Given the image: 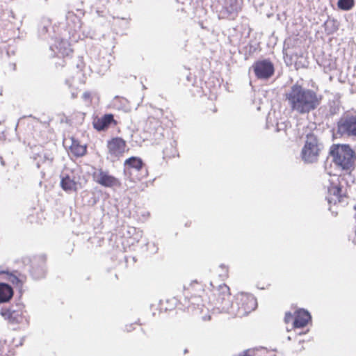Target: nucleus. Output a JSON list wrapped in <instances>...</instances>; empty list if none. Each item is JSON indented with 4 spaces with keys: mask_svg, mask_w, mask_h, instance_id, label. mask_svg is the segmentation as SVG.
<instances>
[{
    "mask_svg": "<svg viewBox=\"0 0 356 356\" xmlns=\"http://www.w3.org/2000/svg\"><path fill=\"white\" fill-rule=\"evenodd\" d=\"M336 134L342 138L356 137V113H345L337 122Z\"/></svg>",
    "mask_w": 356,
    "mask_h": 356,
    "instance_id": "20e7f679",
    "label": "nucleus"
},
{
    "mask_svg": "<svg viewBox=\"0 0 356 356\" xmlns=\"http://www.w3.org/2000/svg\"><path fill=\"white\" fill-rule=\"evenodd\" d=\"M294 321L293 316L291 312H286L284 317V321L288 323L292 321Z\"/></svg>",
    "mask_w": 356,
    "mask_h": 356,
    "instance_id": "5701e85b",
    "label": "nucleus"
},
{
    "mask_svg": "<svg viewBox=\"0 0 356 356\" xmlns=\"http://www.w3.org/2000/svg\"><path fill=\"white\" fill-rule=\"evenodd\" d=\"M108 153L114 157H120L125 152L126 142L121 138H114L107 143Z\"/></svg>",
    "mask_w": 356,
    "mask_h": 356,
    "instance_id": "9d476101",
    "label": "nucleus"
},
{
    "mask_svg": "<svg viewBox=\"0 0 356 356\" xmlns=\"http://www.w3.org/2000/svg\"><path fill=\"white\" fill-rule=\"evenodd\" d=\"M93 177L96 182L106 187H112L120 185V182L118 179L110 175L107 172L103 171L102 169L95 172Z\"/></svg>",
    "mask_w": 356,
    "mask_h": 356,
    "instance_id": "1a4fd4ad",
    "label": "nucleus"
},
{
    "mask_svg": "<svg viewBox=\"0 0 356 356\" xmlns=\"http://www.w3.org/2000/svg\"><path fill=\"white\" fill-rule=\"evenodd\" d=\"M3 318L11 323H19L22 320V310L16 312L7 311L5 312V317Z\"/></svg>",
    "mask_w": 356,
    "mask_h": 356,
    "instance_id": "a211bd4d",
    "label": "nucleus"
},
{
    "mask_svg": "<svg viewBox=\"0 0 356 356\" xmlns=\"http://www.w3.org/2000/svg\"><path fill=\"white\" fill-rule=\"evenodd\" d=\"M23 305L22 304H17L15 306L12 305L10 307H5L1 309V314L3 317H5V312L7 311H13L14 312H16L19 310H22Z\"/></svg>",
    "mask_w": 356,
    "mask_h": 356,
    "instance_id": "4be33fe9",
    "label": "nucleus"
},
{
    "mask_svg": "<svg viewBox=\"0 0 356 356\" xmlns=\"http://www.w3.org/2000/svg\"><path fill=\"white\" fill-rule=\"evenodd\" d=\"M287 124L285 122H280L277 124V131H280L282 130H285L286 129Z\"/></svg>",
    "mask_w": 356,
    "mask_h": 356,
    "instance_id": "393cba45",
    "label": "nucleus"
},
{
    "mask_svg": "<svg viewBox=\"0 0 356 356\" xmlns=\"http://www.w3.org/2000/svg\"><path fill=\"white\" fill-rule=\"evenodd\" d=\"M323 149V145L316 136L313 134H307L301 152L302 160L310 163L316 162Z\"/></svg>",
    "mask_w": 356,
    "mask_h": 356,
    "instance_id": "7ed1b4c3",
    "label": "nucleus"
},
{
    "mask_svg": "<svg viewBox=\"0 0 356 356\" xmlns=\"http://www.w3.org/2000/svg\"><path fill=\"white\" fill-rule=\"evenodd\" d=\"M65 83H66V84H67L70 87L71 86V83H70L69 80H66Z\"/></svg>",
    "mask_w": 356,
    "mask_h": 356,
    "instance_id": "c756f323",
    "label": "nucleus"
},
{
    "mask_svg": "<svg viewBox=\"0 0 356 356\" xmlns=\"http://www.w3.org/2000/svg\"><path fill=\"white\" fill-rule=\"evenodd\" d=\"M30 273L33 278L35 280H40L45 277V257L44 256H40L34 258L31 261Z\"/></svg>",
    "mask_w": 356,
    "mask_h": 356,
    "instance_id": "0eeeda50",
    "label": "nucleus"
},
{
    "mask_svg": "<svg viewBox=\"0 0 356 356\" xmlns=\"http://www.w3.org/2000/svg\"><path fill=\"white\" fill-rule=\"evenodd\" d=\"M70 149L72 154L76 156H82L86 152V147L85 145H79L76 141L73 140L70 146Z\"/></svg>",
    "mask_w": 356,
    "mask_h": 356,
    "instance_id": "6ab92c4d",
    "label": "nucleus"
},
{
    "mask_svg": "<svg viewBox=\"0 0 356 356\" xmlns=\"http://www.w3.org/2000/svg\"><path fill=\"white\" fill-rule=\"evenodd\" d=\"M72 98H75L76 97V95L74 92H72Z\"/></svg>",
    "mask_w": 356,
    "mask_h": 356,
    "instance_id": "7c9ffc66",
    "label": "nucleus"
},
{
    "mask_svg": "<svg viewBox=\"0 0 356 356\" xmlns=\"http://www.w3.org/2000/svg\"><path fill=\"white\" fill-rule=\"evenodd\" d=\"M50 49L54 51L57 56L63 57L68 56L72 51L68 42L64 40L56 42L54 46L50 47Z\"/></svg>",
    "mask_w": 356,
    "mask_h": 356,
    "instance_id": "f8f14e48",
    "label": "nucleus"
},
{
    "mask_svg": "<svg viewBox=\"0 0 356 356\" xmlns=\"http://www.w3.org/2000/svg\"><path fill=\"white\" fill-rule=\"evenodd\" d=\"M13 289L6 283H0V302H7L13 296Z\"/></svg>",
    "mask_w": 356,
    "mask_h": 356,
    "instance_id": "dca6fc26",
    "label": "nucleus"
},
{
    "mask_svg": "<svg viewBox=\"0 0 356 356\" xmlns=\"http://www.w3.org/2000/svg\"><path fill=\"white\" fill-rule=\"evenodd\" d=\"M323 97L314 90L295 83L285 93V100L292 113L300 115L309 114L321 104Z\"/></svg>",
    "mask_w": 356,
    "mask_h": 356,
    "instance_id": "f257e3e1",
    "label": "nucleus"
},
{
    "mask_svg": "<svg viewBox=\"0 0 356 356\" xmlns=\"http://www.w3.org/2000/svg\"><path fill=\"white\" fill-rule=\"evenodd\" d=\"M252 69L257 78L264 80L270 78L275 72L273 63L267 59L255 62L252 65Z\"/></svg>",
    "mask_w": 356,
    "mask_h": 356,
    "instance_id": "423d86ee",
    "label": "nucleus"
},
{
    "mask_svg": "<svg viewBox=\"0 0 356 356\" xmlns=\"http://www.w3.org/2000/svg\"><path fill=\"white\" fill-rule=\"evenodd\" d=\"M116 124L113 114H105L102 118L95 120L93 122V127L97 131H104L106 129L111 123Z\"/></svg>",
    "mask_w": 356,
    "mask_h": 356,
    "instance_id": "9b49d317",
    "label": "nucleus"
},
{
    "mask_svg": "<svg viewBox=\"0 0 356 356\" xmlns=\"http://www.w3.org/2000/svg\"><path fill=\"white\" fill-rule=\"evenodd\" d=\"M124 172H127L129 169L139 171L143 168V162L141 159L136 156L129 158L124 161Z\"/></svg>",
    "mask_w": 356,
    "mask_h": 356,
    "instance_id": "f3484780",
    "label": "nucleus"
},
{
    "mask_svg": "<svg viewBox=\"0 0 356 356\" xmlns=\"http://www.w3.org/2000/svg\"><path fill=\"white\" fill-rule=\"evenodd\" d=\"M354 5V0H338L337 1V6L341 10H350L353 8Z\"/></svg>",
    "mask_w": 356,
    "mask_h": 356,
    "instance_id": "aec40b11",
    "label": "nucleus"
},
{
    "mask_svg": "<svg viewBox=\"0 0 356 356\" xmlns=\"http://www.w3.org/2000/svg\"><path fill=\"white\" fill-rule=\"evenodd\" d=\"M82 67H83V63L81 61H80V63L76 64V67L78 69H79L80 70H82Z\"/></svg>",
    "mask_w": 356,
    "mask_h": 356,
    "instance_id": "c85d7f7f",
    "label": "nucleus"
},
{
    "mask_svg": "<svg viewBox=\"0 0 356 356\" xmlns=\"http://www.w3.org/2000/svg\"><path fill=\"white\" fill-rule=\"evenodd\" d=\"M242 0H225L221 14L234 19L241 10Z\"/></svg>",
    "mask_w": 356,
    "mask_h": 356,
    "instance_id": "6e6552de",
    "label": "nucleus"
},
{
    "mask_svg": "<svg viewBox=\"0 0 356 356\" xmlns=\"http://www.w3.org/2000/svg\"><path fill=\"white\" fill-rule=\"evenodd\" d=\"M10 280L13 283V284H18L20 282V280L19 279L15 276V275H12L10 277Z\"/></svg>",
    "mask_w": 356,
    "mask_h": 356,
    "instance_id": "a878e982",
    "label": "nucleus"
},
{
    "mask_svg": "<svg viewBox=\"0 0 356 356\" xmlns=\"http://www.w3.org/2000/svg\"><path fill=\"white\" fill-rule=\"evenodd\" d=\"M311 319L310 314L305 309H299L296 313L294 317L293 326L296 328L305 327Z\"/></svg>",
    "mask_w": 356,
    "mask_h": 356,
    "instance_id": "ddd939ff",
    "label": "nucleus"
},
{
    "mask_svg": "<svg viewBox=\"0 0 356 356\" xmlns=\"http://www.w3.org/2000/svg\"><path fill=\"white\" fill-rule=\"evenodd\" d=\"M241 307L243 310L242 314H248L254 310L257 306V300L252 296H245L241 299Z\"/></svg>",
    "mask_w": 356,
    "mask_h": 356,
    "instance_id": "4468645a",
    "label": "nucleus"
},
{
    "mask_svg": "<svg viewBox=\"0 0 356 356\" xmlns=\"http://www.w3.org/2000/svg\"><path fill=\"white\" fill-rule=\"evenodd\" d=\"M328 203L330 204L332 202V200L330 198H327Z\"/></svg>",
    "mask_w": 356,
    "mask_h": 356,
    "instance_id": "2f4dec72",
    "label": "nucleus"
},
{
    "mask_svg": "<svg viewBox=\"0 0 356 356\" xmlns=\"http://www.w3.org/2000/svg\"><path fill=\"white\" fill-rule=\"evenodd\" d=\"M216 304L220 312H229V309L232 307L231 295L229 288L225 284H220L218 286Z\"/></svg>",
    "mask_w": 356,
    "mask_h": 356,
    "instance_id": "39448f33",
    "label": "nucleus"
},
{
    "mask_svg": "<svg viewBox=\"0 0 356 356\" xmlns=\"http://www.w3.org/2000/svg\"><path fill=\"white\" fill-rule=\"evenodd\" d=\"M330 155L335 165L343 170L350 172L356 165V154L349 145H332L330 149Z\"/></svg>",
    "mask_w": 356,
    "mask_h": 356,
    "instance_id": "f03ea898",
    "label": "nucleus"
},
{
    "mask_svg": "<svg viewBox=\"0 0 356 356\" xmlns=\"http://www.w3.org/2000/svg\"><path fill=\"white\" fill-rule=\"evenodd\" d=\"M76 185L77 183L74 177H71L69 175L63 174L60 180V186L65 191H76Z\"/></svg>",
    "mask_w": 356,
    "mask_h": 356,
    "instance_id": "2eb2a0df",
    "label": "nucleus"
},
{
    "mask_svg": "<svg viewBox=\"0 0 356 356\" xmlns=\"http://www.w3.org/2000/svg\"><path fill=\"white\" fill-rule=\"evenodd\" d=\"M328 193L330 195H332L337 197L339 202L341 201V187L331 183L330 186L328 187Z\"/></svg>",
    "mask_w": 356,
    "mask_h": 356,
    "instance_id": "412c9836",
    "label": "nucleus"
},
{
    "mask_svg": "<svg viewBox=\"0 0 356 356\" xmlns=\"http://www.w3.org/2000/svg\"><path fill=\"white\" fill-rule=\"evenodd\" d=\"M47 32V25H44L43 27L40 30V33H45Z\"/></svg>",
    "mask_w": 356,
    "mask_h": 356,
    "instance_id": "cd10ccee",
    "label": "nucleus"
},
{
    "mask_svg": "<svg viewBox=\"0 0 356 356\" xmlns=\"http://www.w3.org/2000/svg\"><path fill=\"white\" fill-rule=\"evenodd\" d=\"M83 99H85V100H89L90 98V93L89 92H85L83 94V96H82Z\"/></svg>",
    "mask_w": 356,
    "mask_h": 356,
    "instance_id": "bb28decb",
    "label": "nucleus"
},
{
    "mask_svg": "<svg viewBox=\"0 0 356 356\" xmlns=\"http://www.w3.org/2000/svg\"><path fill=\"white\" fill-rule=\"evenodd\" d=\"M239 356H254V350H247L243 352Z\"/></svg>",
    "mask_w": 356,
    "mask_h": 356,
    "instance_id": "b1692460",
    "label": "nucleus"
}]
</instances>
